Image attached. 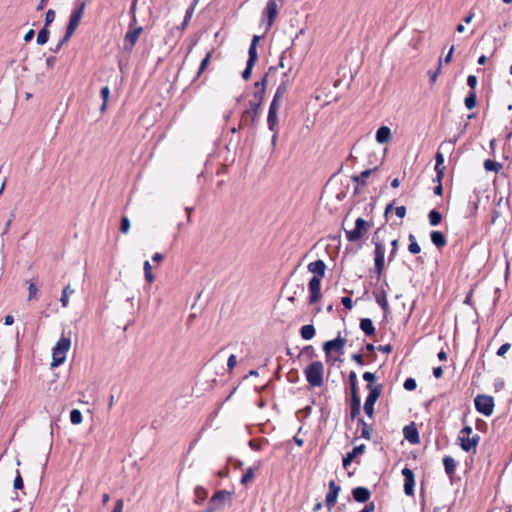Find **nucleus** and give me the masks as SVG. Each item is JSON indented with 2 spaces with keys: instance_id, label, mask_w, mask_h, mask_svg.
I'll return each instance as SVG.
<instances>
[{
  "instance_id": "nucleus-47",
  "label": "nucleus",
  "mask_w": 512,
  "mask_h": 512,
  "mask_svg": "<svg viewBox=\"0 0 512 512\" xmlns=\"http://www.w3.org/2000/svg\"><path fill=\"white\" fill-rule=\"evenodd\" d=\"M70 421L74 425H78L82 422V413L78 409H73L70 412Z\"/></svg>"
},
{
  "instance_id": "nucleus-4",
  "label": "nucleus",
  "mask_w": 512,
  "mask_h": 512,
  "mask_svg": "<svg viewBox=\"0 0 512 512\" xmlns=\"http://www.w3.org/2000/svg\"><path fill=\"white\" fill-rule=\"evenodd\" d=\"M261 103L256 101H249V107L244 110L240 118V128L249 127L254 128L258 122L260 115Z\"/></svg>"
},
{
  "instance_id": "nucleus-48",
  "label": "nucleus",
  "mask_w": 512,
  "mask_h": 512,
  "mask_svg": "<svg viewBox=\"0 0 512 512\" xmlns=\"http://www.w3.org/2000/svg\"><path fill=\"white\" fill-rule=\"evenodd\" d=\"M397 251H398V240L394 239L393 241H391V250L388 255V263H391L392 261H394L396 255H397Z\"/></svg>"
},
{
  "instance_id": "nucleus-2",
  "label": "nucleus",
  "mask_w": 512,
  "mask_h": 512,
  "mask_svg": "<svg viewBox=\"0 0 512 512\" xmlns=\"http://www.w3.org/2000/svg\"><path fill=\"white\" fill-rule=\"evenodd\" d=\"M307 382L312 387H320L323 384L324 365L321 361H313L305 369Z\"/></svg>"
},
{
  "instance_id": "nucleus-8",
  "label": "nucleus",
  "mask_w": 512,
  "mask_h": 512,
  "mask_svg": "<svg viewBox=\"0 0 512 512\" xmlns=\"http://www.w3.org/2000/svg\"><path fill=\"white\" fill-rule=\"evenodd\" d=\"M85 6L86 2L82 1L77 4V6L72 11L66 28V30H68V34H74L84 14Z\"/></svg>"
},
{
  "instance_id": "nucleus-62",
  "label": "nucleus",
  "mask_w": 512,
  "mask_h": 512,
  "mask_svg": "<svg viewBox=\"0 0 512 512\" xmlns=\"http://www.w3.org/2000/svg\"><path fill=\"white\" fill-rule=\"evenodd\" d=\"M237 365V359H236V356L234 354L230 355L228 360H227V367H228V370L231 371L233 370Z\"/></svg>"
},
{
  "instance_id": "nucleus-46",
  "label": "nucleus",
  "mask_w": 512,
  "mask_h": 512,
  "mask_svg": "<svg viewBox=\"0 0 512 512\" xmlns=\"http://www.w3.org/2000/svg\"><path fill=\"white\" fill-rule=\"evenodd\" d=\"M254 478V469L252 467H249L246 472L241 477V484L246 485L249 482H251Z\"/></svg>"
},
{
  "instance_id": "nucleus-37",
  "label": "nucleus",
  "mask_w": 512,
  "mask_h": 512,
  "mask_svg": "<svg viewBox=\"0 0 512 512\" xmlns=\"http://www.w3.org/2000/svg\"><path fill=\"white\" fill-rule=\"evenodd\" d=\"M464 104L467 109H473L477 104L476 91H469L465 97Z\"/></svg>"
},
{
  "instance_id": "nucleus-14",
  "label": "nucleus",
  "mask_w": 512,
  "mask_h": 512,
  "mask_svg": "<svg viewBox=\"0 0 512 512\" xmlns=\"http://www.w3.org/2000/svg\"><path fill=\"white\" fill-rule=\"evenodd\" d=\"M277 15H278V6H277L276 1L268 0L266 7L263 10V16L266 17V19H267V28H266L267 30H269L272 27Z\"/></svg>"
},
{
  "instance_id": "nucleus-10",
  "label": "nucleus",
  "mask_w": 512,
  "mask_h": 512,
  "mask_svg": "<svg viewBox=\"0 0 512 512\" xmlns=\"http://www.w3.org/2000/svg\"><path fill=\"white\" fill-rule=\"evenodd\" d=\"M345 343L346 339L342 338L339 333L335 339L326 341L323 344V350L327 357L330 356L333 351H336L339 355H342L344 353Z\"/></svg>"
},
{
  "instance_id": "nucleus-52",
  "label": "nucleus",
  "mask_w": 512,
  "mask_h": 512,
  "mask_svg": "<svg viewBox=\"0 0 512 512\" xmlns=\"http://www.w3.org/2000/svg\"><path fill=\"white\" fill-rule=\"evenodd\" d=\"M403 387L405 390L407 391H413L416 389L417 387V383H416V380L414 378H407L405 381H404V384H403Z\"/></svg>"
},
{
  "instance_id": "nucleus-34",
  "label": "nucleus",
  "mask_w": 512,
  "mask_h": 512,
  "mask_svg": "<svg viewBox=\"0 0 512 512\" xmlns=\"http://www.w3.org/2000/svg\"><path fill=\"white\" fill-rule=\"evenodd\" d=\"M194 495H195V503L200 505L206 500V498L208 496V491H207V489H205L202 486H197L194 490Z\"/></svg>"
},
{
  "instance_id": "nucleus-17",
  "label": "nucleus",
  "mask_w": 512,
  "mask_h": 512,
  "mask_svg": "<svg viewBox=\"0 0 512 512\" xmlns=\"http://www.w3.org/2000/svg\"><path fill=\"white\" fill-rule=\"evenodd\" d=\"M366 446L364 444L355 446L351 452H348L342 459V465L345 469H347L353 460L359 456L362 455L365 452Z\"/></svg>"
},
{
  "instance_id": "nucleus-26",
  "label": "nucleus",
  "mask_w": 512,
  "mask_h": 512,
  "mask_svg": "<svg viewBox=\"0 0 512 512\" xmlns=\"http://www.w3.org/2000/svg\"><path fill=\"white\" fill-rule=\"evenodd\" d=\"M376 170H378V167H375L372 169H366V170L362 171L360 175H353L351 177V180L361 186H366L367 185L366 178H368Z\"/></svg>"
},
{
  "instance_id": "nucleus-57",
  "label": "nucleus",
  "mask_w": 512,
  "mask_h": 512,
  "mask_svg": "<svg viewBox=\"0 0 512 512\" xmlns=\"http://www.w3.org/2000/svg\"><path fill=\"white\" fill-rule=\"evenodd\" d=\"M13 486L16 490H21L24 487L23 479L20 475V472L17 470L16 477L14 479Z\"/></svg>"
},
{
  "instance_id": "nucleus-36",
  "label": "nucleus",
  "mask_w": 512,
  "mask_h": 512,
  "mask_svg": "<svg viewBox=\"0 0 512 512\" xmlns=\"http://www.w3.org/2000/svg\"><path fill=\"white\" fill-rule=\"evenodd\" d=\"M409 245H408V251L411 254H419L421 252V247L416 241V237L413 234H409L408 236Z\"/></svg>"
},
{
  "instance_id": "nucleus-61",
  "label": "nucleus",
  "mask_w": 512,
  "mask_h": 512,
  "mask_svg": "<svg viewBox=\"0 0 512 512\" xmlns=\"http://www.w3.org/2000/svg\"><path fill=\"white\" fill-rule=\"evenodd\" d=\"M363 379L367 382V384H375L376 376L372 372H364Z\"/></svg>"
},
{
  "instance_id": "nucleus-18",
  "label": "nucleus",
  "mask_w": 512,
  "mask_h": 512,
  "mask_svg": "<svg viewBox=\"0 0 512 512\" xmlns=\"http://www.w3.org/2000/svg\"><path fill=\"white\" fill-rule=\"evenodd\" d=\"M353 499L358 503H366L371 497V492L368 488L358 486L352 489Z\"/></svg>"
},
{
  "instance_id": "nucleus-27",
  "label": "nucleus",
  "mask_w": 512,
  "mask_h": 512,
  "mask_svg": "<svg viewBox=\"0 0 512 512\" xmlns=\"http://www.w3.org/2000/svg\"><path fill=\"white\" fill-rule=\"evenodd\" d=\"M288 89V80L282 79L281 83L278 85L276 92L273 96V99L271 102H276L277 104H280L281 98L284 97Z\"/></svg>"
},
{
  "instance_id": "nucleus-7",
  "label": "nucleus",
  "mask_w": 512,
  "mask_h": 512,
  "mask_svg": "<svg viewBox=\"0 0 512 512\" xmlns=\"http://www.w3.org/2000/svg\"><path fill=\"white\" fill-rule=\"evenodd\" d=\"M370 227V224L363 218H357L355 221V228L346 231V238L349 242H356L360 240L363 233L366 232Z\"/></svg>"
},
{
  "instance_id": "nucleus-31",
  "label": "nucleus",
  "mask_w": 512,
  "mask_h": 512,
  "mask_svg": "<svg viewBox=\"0 0 512 512\" xmlns=\"http://www.w3.org/2000/svg\"><path fill=\"white\" fill-rule=\"evenodd\" d=\"M315 334L316 329L312 324H307L300 328V336L303 340H311Z\"/></svg>"
},
{
  "instance_id": "nucleus-21",
  "label": "nucleus",
  "mask_w": 512,
  "mask_h": 512,
  "mask_svg": "<svg viewBox=\"0 0 512 512\" xmlns=\"http://www.w3.org/2000/svg\"><path fill=\"white\" fill-rule=\"evenodd\" d=\"M366 389L369 391L368 396L366 398H370V400H373V402H377V400L382 394L383 384H367Z\"/></svg>"
},
{
  "instance_id": "nucleus-16",
  "label": "nucleus",
  "mask_w": 512,
  "mask_h": 512,
  "mask_svg": "<svg viewBox=\"0 0 512 512\" xmlns=\"http://www.w3.org/2000/svg\"><path fill=\"white\" fill-rule=\"evenodd\" d=\"M403 435L404 438L410 443V444H418L420 442L419 432L414 422H411L410 424L406 425L403 428Z\"/></svg>"
},
{
  "instance_id": "nucleus-63",
  "label": "nucleus",
  "mask_w": 512,
  "mask_h": 512,
  "mask_svg": "<svg viewBox=\"0 0 512 512\" xmlns=\"http://www.w3.org/2000/svg\"><path fill=\"white\" fill-rule=\"evenodd\" d=\"M341 303L347 310H351L353 307V301L350 297L344 296L341 298Z\"/></svg>"
},
{
  "instance_id": "nucleus-22",
  "label": "nucleus",
  "mask_w": 512,
  "mask_h": 512,
  "mask_svg": "<svg viewBox=\"0 0 512 512\" xmlns=\"http://www.w3.org/2000/svg\"><path fill=\"white\" fill-rule=\"evenodd\" d=\"M361 410V399L359 394H352L350 399V417L355 419Z\"/></svg>"
},
{
  "instance_id": "nucleus-42",
  "label": "nucleus",
  "mask_w": 512,
  "mask_h": 512,
  "mask_svg": "<svg viewBox=\"0 0 512 512\" xmlns=\"http://www.w3.org/2000/svg\"><path fill=\"white\" fill-rule=\"evenodd\" d=\"M484 168L486 171L498 172L502 168V164L491 159L484 161Z\"/></svg>"
},
{
  "instance_id": "nucleus-49",
  "label": "nucleus",
  "mask_w": 512,
  "mask_h": 512,
  "mask_svg": "<svg viewBox=\"0 0 512 512\" xmlns=\"http://www.w3.org/2000/svg\"><path fill=\"white\" fill-rule=\"evenodd\" d=\"M144 275L147 282L151 283L154 280V276L152 274V267L149 261L144 262Z\"/></svg>"
},
{
  "instance_id": "nucleus-45",
  "label": "nucleus",
  "mask_w": 512,
  "mask_h": 512,
  "mask_svg": "<svg viewBox=\"0 0 512 512\" xmlns=\"http://www.w3.org/2000/svg\"><path fill=\"white\" fill-rule=\"evenodd\" d=\"M100 95H101V98L103 100V103L101 105V111H104L106 109V104H107V101H108V98L110 96V89L108 86H104L101 88V91H100Z\"/></svg>"
},
{
  "instance_id": "nucleus-23",
  "label": "nucleus",
  "mask_w": 512,
  "mask_h": 512,
  "mask_svg": "<svg viewBox=\"0 0 512 512\" xmlns=\"http://www.w3.org/2000/svg\"><path fill=\"white\" fill-rule=\"evenodd\" d=\"M436 175L438 179H443L444 172H445V166H444V155L437 151L435 154V167Z\"/></svg>"
},
{
  "instance_id": "nucleus-32",
  "label": "nucleus",
  "mask_w": 512,
  "mask_h": 512,
  "mask_svg": "<svg viewBox=\"0 0 512 512\" xmlns=\"http://www.w3.org/2000/svg\"><path fill=\"white\" fill-rule=\"evenodd\" d=\"M257 60H258V58L248 56L246 67H245L244 71L242 72V78L244 80H248L251 77L253 67L256 64Z\"/></svg>"
},
{
  "instance_id": "nucleus-13",
  "label": "nucleus",
  "mask_w": 512,
  "mask_h": 512,
  "mask_svg": "<svg viewBox=\"0 0 512 512\" xmlns=\"http://www.w3.org/2000/svg\"><path fill=\"white\" fill-rule=\"evenodd\" d=\"M341 487L336 484L334 480H331L328 484V493L326 494L325 504L328 511H331L333 506L335 505Z\"/></svg>"
},
{
  "instance_id": "nucleus-29",
  "label": "nucleus",
  "mask_w": 512,
  "mask_h": 512,
  "mask_svg": "<svg viewBox=\"0 0 512 512\" xmlns=\"http://www.w3.org/2000/svg\"><path fill=\"white\" fill-rule=\"evenodd\" d=\"M360 329L366 336H373L375 334V327L369 318H362L360 320Z\"/></svg>"
},
{
  "instance_id": "nucleus-33",
  "label": "nucleus",
  "mask_w": 512,
  "mask_h": 512,
  "mask_svg": "<svg viewBox=\"0 0 512 512\" xmlns=\"http://www.w3.org/2000/svg\"><path fill=\"white\" fill-rule=\"evenodd\" d=\"M358 426L361 427V435L360 437L370 440L371 439V431L372 427L368 425L363 418H358Z\"/></svg>"
},
{
  "instance_id": "nucleus-20",
  "label": "nucleus",
  "mask_w": 512,
  "mask_h": 512,
  "mask_svg": "<svg viewBox=\"0 0 512 512\" xmlns=\"http://www.w3.org/2000/svg\"><path fill=\"white\" fill-rule=\"evenodd\" d=\"M376 303L382 308L384 314L389 312V303L387 301V293L384 288L373 291Z\"/></svg>"
},
{
  "instance_id": "nucleus-11",
  "label": "nucleus",
  "mask_w": 512,
  "mask_h": 512,
  "mask_svg": "<svg viewBox=\"0 0 512 512\" xmlns=\"http://www.w3.org/2000/svg\"><path fill=\"white\" fill-rule=\"evenodd\" d=\"M318 276H312L308 283L309 304H315L321 299V280Z\"/></svg>"
},
{
  "instance_id": "nucleus-1",
  "label": "nucleus",
  "mask_w": 512,
  "mask_h": 512,
  "mask_svg": "<svg viewBox=\"0 0 512 512\" xmlns=\"http://www.w3.org/2000/svg\"><path fill=\"white\" fill-rule=\"evenodd\" d=\"M372 243L375 246L374 249V270L377 280H380L385 271V247L378 236V230L372 237Z\"/></svg>"
},
{
  "instance_id": "nucleus-58",
  "label": "nucleus",
  "mask_w": 512,
  "mask_h": 512,
  "mask_svg": "<svg viewBox=\"0 0 512 512\" xmlns=\"http://www.w3.org/2000/svg\"><path fill=\"white\" fill-rule=\"evenodd\" d=\"M433 181L437 182V185L434 187V194L437 196H441L443 193L442 179H438L436 176Z\"/></svg>"
},
{
  "instance_id": "nucleus-15",
  "label": "nucleus",
  "mask_w": 512,
  "mask_h": 512,
  "mask_svg": "<svg viewBox=\"0 0 512 512\" xmlns=\"http://www.w3.org/2000/svg\"><path fill=\"white\" fill-rule=\"evenodd\" d=\"M402 475L404 477V493L407 496H412L414 494V486H415V476L413 471L405 467L402 469Z\"/></svg>"
},
{
  "instance_id": "nucleus-39",
  "label": "nucleus",
  "mask_w": 512,
  "mask_h": 512,
  "mask_svg": "<svg viewBox=\"0 0 512 512\" xmlns=\"http://www.w3.org/2000/svg\"><path fill=\"white\" fill-rule=\"evenodd\" d=\"M49 35H50V31L48 29V27H43L39 32H38V35H37V39H36V42L38 45H44L47 43L48 39H49Z\"/></svg>"
},
{
  "instance_id": "nucleus-24",
  "label": "nucleus",
  "mask_w": 512,
  "mask_h": 512,
  "mask_svg": "<svg viewBox=\"0 0 512 512\" xmlns=\"http://www.w3.org/2000/svg\"><path fill=\"white\" fill-rule=\"evenodd\" d=\"M431 242L438 248L442 249L447 244L445 235L440 231H432L430 233Z\"/></svg>"
},
{
  "instance_id": "nucleus-5",
  "label": "nucleus",
  "mask_w": 512,
  "mask_h": 512,
  "mask_svg": "<svg viewBox=\"0 0 512 512\" xmlns=\"http://www.w3.org/2000/svg\"><path fill=\"white\" fill-rule=\"evenodd\" d=\"M474 405L477 412L489 417L494 410V398L485 394L477 395L474 399Z\"/></svg>"
},
{
  "instance_id": "nucleus-60",
  "label": "nucleus",
  "mask_w": 512,
  "mask_h": 512,
  "mask_svg": "<svg viewBox=\"0 0 512 512\" xmlns=\"http://www.w3.org/2000/svg\"><path fill=\"white\" fill-rule=\"evenodd\" d=\"M467 85L470 87V91H475L477 85V77L475 75H469L467 77Z\"/></svg>"
},
{
  "instance_id": "nucleus-6",
  "label": "nucleus",
  "mask_w": 512,
  "mask_h": 512,
  "mask_svg": "<svg viewBox=\"0 0 512 512\" xmlns=\"http://www.w3.org/2000/svg\"><path fill=\"white\" fill-rule=\"evenodd\" d=\"M231 493L226 490H218L210 498L205 512H216L223 509L225 502L230 498Z\"/></svg>"
},
{
  "instance_id": "nucleus-28",
  "label": "nucleus",
  "mask_w": 512,
  "mask_h": 512,
  "mask_svg": "<svg viewBox=\"0 0 512 512\" xmlns=\"http://www.w3.org/2000/svg\"><path fill=\"white\" fill-rule=\"evenodd\" d=\"M288 89V80L282 79L281 83L278 85L276 92L273 96V99L271 102H276L277 104H280L281 98L284 97Z\"/></svg>"
},
{
  "instance_id": "nucleus-53",
  "label": "nucleus",
  "mask_w": 512,
  "mask_h": 512,
  "mask_svg": "<svg viewBox=\"0 0 512 512\" xmlns=\"http://www.w3.org/2000/svg\"><path fill=\"white\" fill-rule=\"evenodd\" d=\"M28 292H29L28 293L29 301L37 299L38 288L36 287V285L33 282H31L29 284Z\"/></svg>"
},
{
  "instance_id": "nucleus-30",
  "label": "nucleus",
  "mask_w": 512,
  "mask_h": 512,
  "mask_svg": "<svg viewBox=\"0 0 512 512\" xmlns=\"http://www.w3.org/2000/svg\"><path fill=\"white\" fill-rule=\"evenodd\" d=\"M443 465H444L446 474L449 477H452L456 470V466H457L456 461L451 456L446 455L443 458Z\"/></svg>"
},
{
  "instance_id": "nucleus-19",
  "label": "nucleus",
  "mask_w": 512,
  "mask_h": 512,
  "mask_svg": "<svg viewBox=\"0 0 512 512\" xmlns=\"http://www.w3.org/2000/svg\"><path fill=\"white\" fill-rule=\"evenodd\" d=\"M326 268L325 262L321 259L310 262L307 266L308 271L314 274L313 276H318L320 278L325 277Z\"/></svg>"
},
{
  "instance_id": "nucleus-12",
  "label": "nucleus",
  "mask_w": 512,
  "mask_h": 512,
  "mask_svg": "<svg viewBox=\"0 0 512 512\" xmlns=\"http://www.w3.org/2000/svg\"><path fill=\"white\" fill-rule=\"evenodd\" d=\"M280 107V104H277L276 102H271L268 110L267 115V124L270 131L274 132V135L272 137V141L274 142L277 137V124H278V109Z\"/></svg>"
},
{
  "instance_id": "nucleus-41",
  "label": "nucleus",
  "mask_w": 512,
  "mask_h": 512,
  "mask_svg": "<svg viewBox=\"0 0 512 512\" xmlns=\"http://www.w3.org/2000/svg\"><path fill=\"white\" fill-rule=\"evenodd\" d=\"M458 441L460 442V447L463 451L470 452L473 450L469 436L458 435Z\"/></svg>"
},
{
  "instance_id": "nucleus-35",
  "label": "nucleus",
  "mask_w": 512,
  "mask_h": 512,
  "mask_svg": "<svg viewBox=\"0 0 512 512\" xmlns=\"http://www.w3.org/2000/svg\"><path fill=\"white\" fill-rule=\"evenodd\" d=\"M348 381H349V385H350L351 395L359 394L357 374L355 371H350V373L348 375Z\"/></svg>"
},
{
  "instance_id": "nucleus-25",
  "label": "nucleus",
  "mask_w": 512,
  "mask_h": 512,
  "mask_svg": "<svg viewBox=\"0 0 512 512\" xmlns=\"http://www.w3.org/2000/svg\"><path fill=\"white\" fill-rule=\"evenodd\" d=\"M376 141L380 144H384L386 142H388L391 138V130L389 127L387 126H381L380 128H378V130L376 131Z\"/></svg>"
},
{
  "instance_id": "nucleus-59",
  "label": "nucleus",
  "mask_w": 512,
  "mask_h": 512,
  "mask_svg": "<svg viewBox=\"0 0 512 512\" xmlns=\"http://www.w3.org/2000/svg\"><path fill=\"white\" fill-rule=\"evenodd\" d=\"M510 348H511V344H510V343H504V344H502V345L498 348V350H497V353H496V354H497V356H499V357H503V356L507 353V351H508Z\"/></svg>"
},
{
  "instance_id": "nucleus-38",
  "label": "nucleus",
  "mask_w": 512,
  "mask_h": 512,
  "mask_svg": "<svg viewBox=\"0 0 512 512\" xmlns=\"http://www.w3.org/2000/svg\"><path fill=\"white\" fill-rule=\"evenodd\" d=\"M429 223L431 226H437L442 221V215L436 209H433L428 214Z\"/></svg>"
},
{
  "instance_id": "nucleus-43",
  "label": "nucleus",
  "mask_w": 512,
  "mask_h": 512,
  "mask_svg": "<svg viewBox=\"0 0 512 512\" xmlns=\"http://www.w3.org/2000/svg\"><path fill=\"white\" fill-rule=\"evenodd\" d=\"M259 40H260L259 36H257V35L253 36V38L251 40V44L249 46L248 56L258 58L257 44H258Z\"/></svg>"
},
{
  "instance_id": "nucleus-54",
  "label": "nucleus",
  "mask_w": 512,
  "mask_h": 512,
  "mask_svg": "<svg viewBox=\"0 0 512 512\" xmlns=\"http://www.w3.org/2000/svg\"><path fill=\"white\" fill-rule=\"evenodd\" d=\"M301 354L306 355L308 358L312 359L316 357L315 349L312 345H307L301 350Z\"/></svg>"
},
{
  "instance_id": "nucleus-3",
  "label": "nucleus",
  "mask_w": 512,
  "mask_h": 512,
  "mask_svg": "<svg viewBox=\"0 0 512 512\" xmlns=\"http://www.w3.org/2000/svg\"><path fill=\"white\" fill-rule=\"evenodd\" d=\"M71 346V340L62 335L52 349L51 367H58L66 360V355Z\"/></svg>"
},
{
  "instance_id": "nucleus-55",
  "label": "nucleus",
  "mask_w": 512,
  "mask_h": 512,
  "mask_svg": "<svg viewBox=\"0 0 512 512\" xmlns=\"http://www.w3.org/2000/svg\"><path fill=\"white\" fill-rule=\"evenodd\" d=\"M195 7H196V5L191 4L190 7L186 10V13H185V16H184V21L182 23L183 27H185L188 24V22L190 21L192 15H193Z\"/></svg>"
},
{
  "instance_id": "nucleus-44",
  "label": "nucleus",
  "mask_w": 512,
  "mask_h": 512,
  "mask_svg": "<svg viewBox=\"0 0 512 512\" xmlns=\"http://www.w3.org/2000/svg\"><path fill=\"white\" fill-rule=\"evenodd\" d=\"M376 402H373V400H370V398H366L364 402V412L365 414L372 418L374 415V405Z\"/></svg>"
},
{
  "instance_id": "nucleus-56",
  "label": "nucleus",
  "mask_w": 512,
  "mask_h": 512,
  "mask_svg": "<svg viewBox=\"0 0 512 512\" xmlns=\"http://www.w3.org/2000/svg\"><path fill=\"white\" fill-rule=\"evenodd\" d=\"M55 20V11L53 9L47 10L45 14V27H49V25Z\"/></svg>"
},
{
  "instance_id": "nucleus-50",
  "label": "nucleus",
  "mask_w": 512,
  "mask_h": 512,
  "mask_svg": "<svg viewBox=\"0 0 512 512\" xmlns=\"http://www.w3.org/2000/svg\"><path fill=\"white\" fill-rule=\"evenodd\" d=\"M211 56H212V52H208L206 54V56L204 57V59L201 61V64H200V66L198 68L197 76L202 74L203 71L206 69V67L208 66V64L210 62Z\"/></svg>"
},
{
  "instance_id": "nucleus-64",
  "label": "nucleus",
  "mask_w": 512,
  "mask_h": 512,
  "mask_svg": "<svg viewBox=\"0 0 512 512\" xmlns=\"http://www.w3.org/2000/svg\"><path fill=\"white\" fill-rule=\"evenodd\" d=\"M124 502L122 499H118L115 502L114 508L111 512H122L123 511Z\"/></svg>"
},
{
  "instance_id": "nucleus-51",
  "label": "nucleus",
  "mask_w": 512,
  "mask_h": 512,
  "mask_svg": "<svg viewBox=\"0 0 512 512\" xmlns=\"http://www.w3.org/2000/svg\"><path fill=\"white\" fill-rule=\"evenodd\" d=\"M143 31V28L142 27H137L135 29H133L132 31H130V48L135 44V42L137 41L139 35L142 33Z\"/></svg>"
},
{
  "instance_id": "nucleus-40",
  "label": "nucleus",
  "mask_w": 512,
  "mask_h": 512,
  "mask_svg": "<svg viewBox=\"0 0 512 512\" xmlns=\"http://www.w3.org/2000/svg\"><path fill=\"white\" fill-rule=\"evenodd\" d=\"M74 290L70 287V285H67L63 291L62 295L60 297V302L63 307H67L69 303V295L73 294Z\"/></svg>"
},
{
  "instance_id": "nucleus-9",
  "label": "nucleus",
  "mask_w": 512,
  "mask_h": 512,
  "mask_svg": "<svg viewBox=\"0 0 512 512\" xmlns=\"http://www.w3.org/2000/svg\"><path fill=\"white\" fill-rule=\"evenodd\" d=\"M276 69L277 67L271 66L268 72L263 76V78L260 81L254 83V87L256 90L253 93V101L259 102L261 104L263 103L267 88L268 75L270 72L276 71Z\"/></svg>"
}]
</instances>
